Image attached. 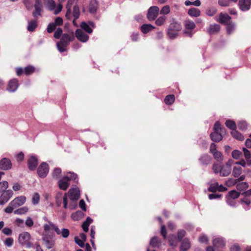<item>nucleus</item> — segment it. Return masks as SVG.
<instances>
[{
  "label": "nucleus",
  "instance_id": "1",
  "mask_svg": "<svg viewBox=\"0 0 251 251\" xmlns=\"http://www.w3.org/2000/svg\"><path fill=\"white\" fill-rule=\"evenodd\" d=\"M43 227L45 232H48L51 229L53 230L58 235H61L64 238H68L70 235V231L68 229L63 228L60 230L58 226L51 221H49L48 224H44Z\"/></svg>",
  "mask_w": 251,
  "mask_h": 251
},
{
  "label": "nucleus",
  "instance_id": "2",
  "mask_svg": "<svg viewBox=\"0 0 251 251\" xmlns=\"http://www.w3.org/2000/svg\"><path fill=\"white\" fill-rule=\"evenodd\" d=\"M212 169L215 174H219L221 176H228L231 171V167L227 165H219L216 163L213 164Z\"/></svg>",
  "mask_w": 251,
  "mask_h": 251
},
{
  "label": "nucleus",
  "instance_id": "3",
  "mask_svg": "<svg viewBox=\"0 0 251 251\" xmlns=\"http://www.w3.org/2000/svg\"><path fill=\"white\" fill-rule=\"evenodd\" d=\"M184 25L185 29L183 30V34L187 37H192L195 33L194 29L196 26L195 23L192 20H186Z\"/></svg>",
  "mask_w": 251,
  "mask_h": 251
},
{
  "label": "nucleus",
  "instance_id": "4",
  "mask_svg": "<svg viewBox=\"0 0 251 251\" xmlns=\"http://www.w3.org/2000/svg\"><path fill=\"white\" fill-rule=\"evenodd\" d=\"M159 12V8L156 6L150 7L148 11L147 17L149 21H152L156 19Z\"/></svg>",
  "mask_w": 251,
  "mask_h": 251
},
{
  "label": "nucleus",
  "instance_id": "5",
  "mask_svg": "<svg viewBox=\"0 0 251 251\" xmlns=\"http://www.w3.org/2000/svg\"><path fill=\"white\" fill-rule=\"evenodd\" d=\"M49 165L46 162L42 163L37 169V174L39 177H45L49 173Z\"/></svg>",
  "mask_w": 251,
  "mask_h": 251
},
{
  "label": "nucleus",
  "instance_id": "6",
  "mask_svg": "<svg viewBox=\"0 0 251 251\" xmlns=\"http://www.w3.org/2000/svg\"><path fill=\"white\" fill-rule=\"evenodd\" d=\"M13 195V192L11 190L3 191L0 196V204L3 205L7 202Z\"/></svg>",
  "mask_w": 251,
  "mask_h": 251
},
{
  "label": "nucleus",
  "instance_id": "7",
  "mask_svg": "<svg viewBox=\"0 0 251 251\" xmlns=\"http://www.w3.org/2000/svg\"><path fill=\"white\" fill-rule=\"evenodd\" d=\"M75 36L78 40L83 43L86 42L89 38V36L87 34L78 28L75 31Z\"/></svg>",
  "mask_w": 251,
  "mask_h": 251
},
{
  "label": "nucleus",
  "instance_id": "8",
  "mask_svg": "<svg viewBox=\"0 0 251 251\" xmlns=\"http://www.w3.org/2000/svg\"><path fill=\"white\" fill-rule=\"evenodd\" d=\"M19 87V81L16 78L10 80L8 84L7 90L10 92H15Z\"/></svg>",
  "mask_w": 251,
  "mask_h": 251
},
{
  "label": "nucleus",
  "instance_id": "9",
  "mask_svg": "<svg viewBox=\"0 0 251 251\" xmlns=\"http://www.w3.org/2000/svg\"><path fill=\"white\" fill-rule=\"evenodd\" d=\"M75 39L74 36V33L72 32V35H70L68 34L65 33L62 36L60 41V44H63L65 46H67L70 42L73 41Z\"/></svg>",
  "mask_w": 251,
  "mask_h": 251
},
{
  "label": "nucleus",
  "instance_id": "10",
  "mask_svg": "<svg viewBox=\"0 0 251 251\" xmlns=\"http://www.w3.org/2000/svg\"><path fill=\"white\" fill-rule=\"evenodd\" d=\"M238 5L241 11H248L251 8V0H239Z\"/></svg>",
  "mask_w": 251,
  "mask_h": 251
},
{
  "label": "nucleus",
  "instance_id": "11",
  "mask_svg": "<svg viewBox=\"0 0 251 251\" xmlns=\"http://www.w3.org/2000/svg\"><path fill=\"white\" fill-rule=\"evenodd\" d=\"M68 196L72 201H77L80 197L79 191L76 188H72L68 191Z\"/></svg>",
  "mask_w": 251,
  "mask_h": 251
},
{
  "label": "nucleus",
  "instance_id": "12",
  "mask_svg": "<svg viewBox=\"0 0 251 251\" xmlns=\"http://www.w3.org/2000/svg\"><path fill=\"white\" fill-rule=\"evenodd\" d=\"M28 169L31 171H34L38 165V159L36 156L32 155L27 160Z\"/></svg>",
  "mask_w": 251,
  "mask_h": 251
},
{
  "label": "nucleus",
  "instance_id": "13",
  "mask_svg": "<svg viewBox=\"0 0 251 251\" xmlns=\"http://www.w3.org/2000/svg\"><path fill=\"white\" fill-rule=\"evenodd\" d=\"M11 160L6 158H3L0 160V169L3 170H8L11 168Z\"/></svg>",
  "mask_w": 251,
  "mask_h": 251
},
{
  "label": "nucleus",
  "instance_id": "14",
  "mask_svg": "<svg viewBox=\"0 0 251 251\" xmlns=\"http://www.w3.org/2000/svg\"><path fill=\"white\" fill-rule=\"evenodd\" d=\"M42 239L48 249H50L53 247L54 241L51 238L50 235H44Z\"/></svg>",
  "mask_w": 251,
  "mask_h": 251
},
{
  "label": "nucleus",
  "instance_id": "15",
  "mask_svg": "<svg viewBox=\"0 0 251 251\" xmlns=\"http://www.w3.org/2000/svg\"><path fill=\"white\" fill-rule=\"evenodd\" d=\"M212 158L208 154L201 155L199 159L201 164L203 166H207L211 162Z\"/></svg>",
  "mask_w": 251,
  "mask_h": 251
},
{
  "label": "nucleus",
  "instance_id": "16",
  "mask_svg": "<svg viewBox=\"0 0 251 251\" xmlns=\"http://www.w3.org/2000/svg\"><path fill=\"white\" fill-rule=\"evenodd\" d=\"M30 238V234L27 232H24L19 235V241L21 244L25 245L29 240Z\"/></svg>",
  "mask_w": 251,
  "mask_h": 251
},
{
  "label": "nucleus",
  "instance_id": "17",
  "mask_svg": "<svg viewBox=\"0 0 251 251\" xmlns=\"http://www.w3.org/2000/svg\"><path fill=\"white\" fill-rule=\"evenodd\" d=\"M26 198L25 196H20L11 201V205H15V207H17L24 204Z\"/></svg>",
  "mask_w": 251,
  "mask_h": 251
},
{
  "label": "nucleus",
  "instance_id": "18",
  "mask_svg": "<svg viewBox=\"0 0 251 251\" xmlns=\"http://www.w3.org/2000/svg\"><path fill=\"white\" fill-rule=\"evenodd\" d=\"M220 28V25L218 24L210 25L207 29V31L210 35L215 34L218 33Z\"/></svg>",
  "mask_w": 251,
  "mask_h": 251
},
{
  "label": "nucleus",
  "instance_id": "19",
  "mask_svg": "<svg viewBox=\"0 0 251 251\" xmlns=\"http://www.w3.org/2000/svg\"><path fill=\"white\" fill-rule=\"evenodd\" d=\"M231 17L226 14H223L221 13L219 17V22L222 24L227 25L229 22H231L230 20Z\"/></svg>",
  "mask_w": 251,
  "mask_h": 251
},
{
  "label": "nucleus",
  "instance_id": "20",
  "mask_svg": "<svg viewBox=\"0 0 251 251\" xmlns=\"http://www.w3.org/2000/svg\"><path fill=\"white\" fill-rule=\"evenodd\" d=\"M191 246L190 242L187 238H185L182 241L180 247V251H187Z\"/></svg>",
  "mask_w": 251,
  "mask_h": 251
},
{
  "label": "nucleus",
  "instance_id": "21",
  "mask_svg": "<svg viewBox=\"0 0 251 251\" xmlns=\"http://www.w3.org/2000/svg\"><path fill=\"white\" fill-rule=\"evenodd\" d=\"M181 28L182 26L180 23L176 21H173L172 22L168 27V29H170V30H175L177 32L181 30Z\"/></svg>",
  "mask_w": 251,
  "mask_h": 251
},
{
  "label": "nucleus",
  "instance_id": "22",
  "mask_svg": "<svg viewBox=\"0 0 251 251\" xmlns=\"http://www.w3.org/2000/svg\"><path fill=\"white\" fill-rule=\"evenodd\" d=\"M58 186L60 189L66 190L69 186V182L63 177L58 181Z\"/></svg>",
  "mask_w": 251,
  "mask_h": 251
},
{
  "label": "nucleus",
  "instance_id": "23",
  "mask_svg": "<svg viewBox=\"0 0 251 251\" xmlns=\"http://www.w3.org/2000/svg\"><path fill=\"white\" fill-rule=\"evenodd\" d=\"M98 2L96 0H91L89 6V11L91 14H94L98 9Z\"/></svg>",
  "mask_w": 251,
  "mask_h": 251
},
{
  "label": "nucleus",
  "instance_id": "24",
  "mask_svg": "<svg viewBox=\"0 0 251 251\" xmlns=\"http://www.w3.org/2000/svg\"><path fill=\"white\" fill-rule=\"evenodd\" d=\"M38 24L36 20H32L28 22L27 29L30 32H33L37 27Z\"/></svg>",
  "mask_w": 251,
  "mask_h": 251
},
{
  "label": "nucleus",
  "instance_id": "25",
  "mask_svg": "<svg viewBox=\"0 0 251 251\" xmlns=\"http://www.w3.org/2000/svg\"><path fill=\"white\" fill-rule=\"evenodd\" d=\"M169 243L171 246L176 247L179 241L177 237L174 234L170 235L168 237Z\"/></svg>",
  "mask_w": 251,
  "mask_h": 251
},
{
  "label": "nucleus",
  "instance_id": "26",
  "mask_svg": "<svg viewBox=\"0 0 251 251\" xmlns=\"http://www.w3.org/2000/svg\"><path fill=\"white\" fill-rule=\"evenodd\" d=\"M155 28V27L151 24H143L141 27V31L146 34Z\"/></svg>",
  "mask_w": 251,
  "mask_h": 251
},
{
  "label": "nucleus",
  "instance_id": "27",
  "mask_svg": "<svg viewBox=\"0 0 251 251\" xmlns=\"http://www.w3.org/2000/svg\"><path fill=\"white\" fill-rule=\"evenodd\" d=\"M211 140L215 142H218L221 141L223 139L222 135L220 132H214L210 135Z\"/></svg>",
  "mask_w": 251,
  "mask_h": 251
},
{
  "label": "nucleus",
  "instance_id": "28",
  "mask_svg": "<svg viewBox=\"0 0 251 251\" xmlns=\"http://www.w3.org/2000/svg\"><path fill=\"white\" fill-rule=\"evenodd\" d=\"M201 11L196 8L192 7L188 10V14L191 17H198L201 15Z\"/></svg>",
  "mask_w": 251,
  "mask_h": 251
},
{
  "label": "nucleus",
  "instance_id": "29",
  "mask_svg": "<svg viewBox=\"0 0 251 251\" xmlns=\"http://www.w3.org/2000/svg\"><path fill=\"white\" fill-rule=\"evenodd\" d=\"M213 245L215 248L223 247L225 246V242L222 238L218 237L213 240Z\"/></svg>",
  "mask_w": 251,
  "mask_h": 251
},
{
  "label": "nucleus",
  "instance_id": "30",
  "mask_svg": "<svg viewBox=\"0 0 251 251\" xmlns=\"http://www.w3.org/2000/svg\"><path fill=\"white\" fill-rule=\"evenodd\" d=\"M64 177H65V179H67L68 181L71 180H73L75 182H77L78 181L77 175L73 172H68L67 174V175Z\"/></svg>",
  "mask_w": 251,
  "mask_h": 251
},
{
  "label": "nucleus",
  "instance_id": "31",
  "mask_svg": "<svg viewBox=\"0 0 251 251\" xmlns=\"http://www.w3.org/2000/svg\"><path fill=\"white\" fill-rule=\"evenodd\" d=\"M243 151L247 161V164L249 166L251 165V154L250 151L245 148H243Z\"/></svg>",
  "mask_w": 251,
  "mask_h": 251
},
{
  "label": "nucleus",
  "instance_id": "32",
  "mask_svg": "<svg viewBox=\"0 0 251 251\" xmlns=\"http://www.w3.org/2000/svg\"><path fill=\"white\" fill-rule=\"evenodd\" d=\"M46 8L50 11H52L55 7V3L53 0H44Z\"/></svg>",
  "mask_w": 251,
  "mask_h": 251
},
{
  "label": "nucleus",
  "instance_id": "33",
  "mask_svg": "<svg viewBox=\"0 0 251 251\" xmlns=\"http://www.w3.org/2000/svg\"><path fill=\"white\" fill-rule=\"evenodd\" d=\"M150 245L153 248H158L161 245L160 240L157 237H153L150 241Z\"/></svg>",
  "mask_w": 251,
  "mask_h": 251
},
{
  "label": "nucleus",
  "instance_id": "34",
  "mask_svg": "<svg viewBox=\"0 0 251 251\" xmlns=\"http://www.w3.org/2000/svg\"><path fill=\"white\" fill-rule=\"evenodd\" d=\"M80 26L82 29L89 34H91L93 32L92 28L85 22H81Z\"/></svg>",
  "mask_w": 251,
  "mask_h": 251
},
{
  "label": "nucleus",
  "instance_id": "35",
  "mask_svg": "<svg viewBox=\"0 0 251 251\" xmlns=\"http://www.w3.org/2000/svg\"><path fill=\"white\" fill-rule=\"evenodd\" d=\"M231 134L233 137L239 141H243L244 139L243 135L236 129L234 130H232L231 131Z\"/></svg>",
  "mask_w": 251,
  "mask_h": 251
},
{
  "label": "nucleus",
  "instance_id": "36",
  "mask_svg": "<svg viewBox=\"0 0 251 251\" xmlns=\"http://www.w3.org/2000/svg\"><path fill=\"white\" fill-rule=\"evenodd\" d=\"M248 187L249 184L246 182H239L236 185V188L239 191H244L246 190Z\"/></svg>",
  "mask_w": 251,
  "mask_h": 251
},
{
  "label": "nucleus",
  "instance_id": "37",
  "mask_svg": "<svg viewBox=\"0 0 251 251\" xmlns=\"http://www.w3.org/2000/svg\"><path fill=\"white\" fill-rule=\"evenodd\" d=\"M34 6V10L32 12V16L34 18H36L38 16H41V13L42 12V8L43 7L38 6Z\"/></svg>",
  "mask_w": 251,
  "mask_h": 251
},
{
  "label": "nucleus",
  "instance_id": "38",
  "mask_svg": "<svg viewBox=\"0 0 251 251\" xmlns=\"http://www.w3.org/2000/svg\"><path fill=\"white\" fill-rule=\"evenodd\" d=\"M226 25V32L229 35L231 34L235 29V24L232 22H229Z\"/></svg>",
  "mask_w": 251,
  "mask_h": 251
},
{
  "label": "nucleus",
  "instance_id": "39",
  "mask_svg": "<svg viewBox=\"0 0 251 251\" xmlns=\"http://www.w3.org/2000/svg\"><path fill=\"white\" fill-rule=\"evenodd\" d=\"M225 125L228 128L232 130H234L236 129V124L233 121L230 120H227L225 123Z\"/></svg>",
  "mask_w": 251,
  "mask_h": 251
},
{
  "label": "nucleus",
  "instance_id": "40",
  "mask_svg": "<svg viewBox=\"0 0 251 251\" xmlns=\"http://www.w3.org/2000/svg\"><path fill=\"white\" fill-rule=\"evenodd\" d=\"M240 193L235 190H232L228 193L226 197L230 198L231 199H236L240 196Z\"/></svg>",
  "mask_w": 251,
  "mask_h": 251
},
{
  "label": "nucleus",
  "instance_id": "41",
  "mask_svg": "<svg viewBox=\"0 0 251 251\" xmlns=\"http://www.w3.org/2000/svg\"><path fill=\"white\" fill-rule=\"evenodd\" d=\"M242 169L241 167L235 166L233 168L232 175L235 177H237L240 176L241 174Z\"/></svg>",
  "mask_w": 251,
  "mask_h": 251
},
{
  "label": "nucleus",
  "instance_id": "42",
  "mask_svg": "<svg viewBox=\"0 0 251 251\" xmlns=\"http://www.w3.org/2000/svg\"><path fill=\"white\" fill-rule=\"evenodd\" d=\"M167 19V17L165 16H161L156 19L155 23L158 26L163 25Z\"/></svg>",
  "mask_w": 251,
  "mask_h": 251
},
{
  "label": "nucleus",
  "instance_id": "43",
  "mask_svg": "<svg viewBox=\"0 0 251 251\" xmlns=\"http://www.w3.org/2000/svg\"><path fill=\"white\" fill-rule=\"evenodd\" d=\"M175 98L174 95H169L167 96L164 100L166 104L171 105L175 101Z\"/></svg>",
  "mask_w": 251,
  "mask_h": 251
},
{
  "label": "nucleus",
  "instance_id": "44",
  "mask_svg": "<svg viewBox=\"0 0 251 251\" xmlns=\"http://www.w3.org/2000/svg\"><path fill=\"white\" fill-rule=\"evenodd\" d=\"M28 210V207L24 206L15 210L14 211L15 214L22 215L26 213Z\"/></svg>",
  "mask_w": 251,
  "mask_h": 251
},
{
  "label": "nucleus",
  "instance_id": "45",
  "mask_svg": "<svg viewBox=\"0 0 251 251\" xmlns=\"http://www.w3.org/2000/svg\"><path fill=\"white\" fill-rule=\"evenodd\" d=\"M73 15L75 20L79 18L80 15V10L79 8L77 5H75L73 7Z\"/></svg>",
  "mask_w": 251,
  "mask_h": 251
},
{
  "label": "nucleus",
  "instance_id": "46",
  "mask_svg": "<svg viewBox=\"0 0 251 251\" xmlns=\"http://www.w3.org/2000/svg\"><path fill=\"white\" fill-rule=\"evenodd\" d=\"M35 68L31 65L25 67L24 69V73L27 75H30L32 74L35 71Z\"/></svg>",
  "mask_w": 251,
  "mask_h": 251
},
{
  "label": "nucleus",
  "instance_id": "47",
  "mask_svg": "<svg viewBox=\"0 0 251 251\" xmlns=\"http://www.w3.org/2000/svg\"><path fill=\"white\" fill-rule=\"evenodd\" d=\"M61 173V170L59 168H55L52 173V177L54 179H58L60 177Z\"/></svg>",
  "mask_w": 251,
  "mask_h": 251
},
{
  "label": "nucleus",
  "instance_id": "48",
  "mask_svg": "<svg viewBox=\"0 0 251 251\" xmlns=\"http://www.w3.org/2000/svg\"><path fill=\"white\" fill-rule=\"evenodd\" d=\"M82 215L83 213L80 211H78L73 213L71 215V217L73 220L78 221L82 217Z\"/></svg>",
  "mask_w": 251,
  "mask_h": 251
},
{
  "label": "nucleus",
  "instance_id": "49",
  "mask_svg": "<svg viewBox=\"0 0 251 251\" xmlns=\"http://www.w3.org/2000/svg\"><path fill=\"white\" fill-rule=\"evenodd\" d=\"M167 35L170 39H174L178 36V32L175 30H170L168 29Z\"/></svg>",
  "mask_w": 251,
  "mask_h": 251
},
{
  "label": "nucleus",
  "instance_id": "50",
  "mask_svg": "<svg viewBox=\"0 0 251 251\" xmlns=\"http://www.w3.org/2000/svg\"><path fill=\"white\" fill-rule=\"evenodd\" d=\"M240 201L241 203H245L247 207H244V208L246 210H248L250 209L249 206L251 203V201L247 197H244L243 199H241Z\"/></svg>",
  "mask_w": 251,
  "mask_h": 251
},
{
  "label": "nucleus",
  "instance_id": "51",
  "mask_svg": "<svg viewBox=\"0 0 251 251\" xmlns=\"http://www.w3.org/2000/svg\"><path fill=\"white\" fill-rule=\"evenodd\" d=\"M214 158L217 161L221 162L223 160V156L220 151H217L212 153Z\"/></svg>",
  "mask_w": 251,
  "mask_h": 251
},
{
  "label": "nucleus",
  "instance_id": "52",
  "mask_svg": "<svg viewBox=\"0 0 251 251\" xmlns=\"http://www.w3.org/2000/svg\"><path fill=\"white\" fill-rule=\"evenodd\" d=\"M213 129L214 132H219V131L223 132L225 129V128L222 127L220 122L219 121H217L214 124Z\"/></svg>",
  "mask_w": 251,
  "mask_h": 251
},
{
  "label": "nucleus",
  "instance_id": "53",
  "mask_svg": "<svg viewBox=\"0 0 251 251\" xmlns=\"http://www.w3.org/2000/svg\"><path fill=\"white\" fill-rule=\"evenodd\" d=\"M238 126L240 130H245L247 128V124L245 121H239L238 123Z\"/></svg>",
  "mask_w": 251,
  "mask_h": 251
},
{
  "label": "nucleus",
  "instance_id": "54",
  "mask_svg": "<svg viewBox=\"0 0 251 251\" xmlns=\"http://www.w3.org/2000/svg\"><path fill=\"white\" fill-rule=\"evenodd\" d=\"M232 156L233 158L235 159H238L242 156V152L239 151V150H234L232 152Z\"/></svg>",
  "mask_w": 251,
  "mask_h": 251
},
{
  "label": "nucleus",
  "instance_id": "55",
  "mask_svg": "<svg viewBox=\"0 0 251 251\" xmlns=\"http://www.w3.org/2000/svg\"><path fill=\"white\" fill-rule=\"evenodd\" d=\"M13 242L14 240L11 237L6 238L3 242L4 245L7 247H11L13 245Z\"/></svg>",
  "mask_w": 251,
  "mask_h": 251
},
{
  "label": "nucleus",
  "instance_id": "56",
  "mask_svg": "<svg viewBox=\"0 0 251 251\" xmlns=\"http://www.w3.org/2000/svg\"><path fill=\"white\" fill-rule=\"evenodd\" d=\"M56 26L53 22L50 23L47 26V31L49 33H52L56 29Z\"/></svg>",
  "mask_w": 251,
  "mask_h": 251
},
{
  "label": "nucleus",
  "instance_id": "57",
  "mask_svg": "<svg viewBox=\"0 0 251 251\" xmlns=\"http://www.w3.org/2000/svg\"><path fill=\"white\" fill-rule=\"evenodd\" d=\"M217 10L214 7H210L206 10V14L209 16H212L216 13Z\"/></svg>",
  "mask_w": 251,
  "mask_h": 251
},
{
  "label": "nucleus",
  "instance_id": "58",
  "mask_svg": "<svg viewBox=\"0 0 251 251\" xmlns=\"http://www.w3.org/2000/svg\"><path fill=\"white\" fill-rule=\"evenodd\" d=\"M170 12V6L169 5H165L164 6H163L160 11V14H162V15H167L168 14H169Z\"/></svg>",
  "mask_w": 251,
  "mask_h": 251
},
{
  "label": "nucleus",
  "instance_id": "59",
  "mask_svg": "<svg viewBox=\"0 0 251 251\" xmlns=\"http://www.w3.org/2000/svg\"><path fill=\"white\" fill-rule=\"evenodd\" d=\"M40 201V195L38 193H35L32 198V202L33 204L36 205L38 204Z\"/></svg>",
  "mask_w": 251,
  "mask_h": 251
},
{
  "label": "nucleus",
  "instance_id": "60",
  "mask_svg": "<svg viewBox=\"0 0 251 251\" xmlns=\"http://www.w3.org/2000/svg\"><path fill=\"white\" fill-rule=\"evenodd\" d=\"M63 30L61 28L58 27L56 29V31L54 33V37L56 39L60 38L61 35L62 34Z\"/></svg>",
  "mask_w": 251,
  "mask_h": 251
},
{
  "label": "nucleus",
  "instance_id": "61",
  "mask_svg": "<svg viewBox=\"0 0 251 251\" xmlns=\"http://www.w3.org/2000/svg\"><path fill=\"white\" fill-rule=\"evenodd\" d=\"M185 233L186 232L183 229H179L178 230L177 238H178L179 241H181L182 240V238L185 235Z\"/></svg>",
  "mask_w": 251,
  "mask_h": 251
},
{
  "label": "nucleus",
  "instance_id": "62",
  "mask_svg": "<svg viewBox=\"0 0 251 251\" xmlns=\"http://www.w3.org/2000/svg\"><path fill=\"white\" fill-rule=\"evenodd\" d=\"M226 201L227 204L232 207H235L236 205V202L234 199H231L230 198L226 197Z\"/></svg>",
  "mask_w": 251,
  "mask_h": 251
},
{
  "label": "nucleus",
  "instance_id": "63",
  "mask_svg": "<svg viewBox=\"0 0 251 251\" xmlns=\"http://www.w3.org/2000/svg\"><path fill=\"white\" fill-rule=\"evenodd\" d=\"M219 186V185H218V184L217 183H215V184H212L210 185V186L208 188V191L210 192H215L217 191H218Z\"/></svg>",
  "mask_w": 251,
  "mask_h": 251
},
{
  "label": "nucleus",
  "instance_id": "64",
  "mask_svg": "<svg viewBox=\"0 0 251 251\" xmlns=\"http://www.w3.org/2000/svg\"><path fill=\"white\" fill-rule=\"evenodd\" d=\"M16 208L15 205H11V201L9 203L8 206L5 209L4 211L7 213H11L14 209Z\"/></svg>",
  "mask_w": 251,
  "mask_h": 251
}]
</instances>
